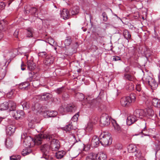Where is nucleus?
<instances>
[{
  "label": "nucleus",
  "instance_id": "nucleus-1",
  "mask_svg": "<svg viewBox=\"0 0 160 160\" xmlns=\"http://www.w3.org/2000/svg\"><path fill=\"white\" fill-rule=\"evenodd\" d=\"M45 137L43 134H39L34 139L30 136H28L26 133H23L21 136V140L23 141V145L26 147L30 148L33 147L35 144L39 145L42 142L43 138Z\"/></svg>",
  "mask_w": 160,
  "mask_h": 160
},
{
  "label": "nucleus",
  "instance_id": "nucleus-2",
  "mask_svg": "<svg viewBox=\"0 0 160 160\" xmlns=\"http://www.w3.org/2000/svg\"><path fill=\"white\" fill-rule=\"evenodd\" d=\"M45 137L43 139L46 138L50 141V144L49 145L50 148L52 151H57L60 148V145L59 141L55 138V135L43 134Z\"/></svg>",
  "mask_w": 160,
  "mask_h": 160
},
{
  "label": "nucleus",
  "instance_id": "nucleus-3",
  "mask_svg": "<svg viewBox=\"0 0 160 160\" xmlns=\"http://www.w3.org/2000/svg\"><path fill=\"white\" fill-rule=\"evenodd\" d=\"M100 143L102 145L106 146L111 143V137L110 133L108 132H103L100 136Z\"/></svg>",
  "mask_w": 160,
  "mask_h": 160
},
{
  "label": "nucleus",
  "instance_id": "nucleus-4",
  "mask_svg": "<svg viewBox=\"0 0 160 160\" xmlns=\"http://www.w3.org/2000/svg\"><path fill=\"white\" fill-rule=\"evenodd\" d=\"M136 99L135 95L133 94H131L129 96L123 97L121 100V103L123 107L129 106L132 102H134Z\"/></svg>",
  "mask_w": 160,
  "mask_h": 160
},
{
  "label": "nucleus",
  "instance_id": "nucleus-5",
  "mask_svg": "<svg viewBox=\"0 0 160 160\" xmlns=\"http://www.w3.org/2000/svg\"><path fill=\"white\" fill-rule=\"evenodd\" d=\"M49 146L48 144L42 145L41 148V150L42 152V157L47 160H52L53 158L49 153L50 150Z\"/></svg>",
  "mask_w": 160,
  "mask_h": 160
},
{
  "label": "nucleus",
  "instance_id": "nucleus-6",
  "mask_svg": "<svg viewBox=\"0 0 160 160\" xmlns=\"http://www.w3.org/2000/svg\"><path fill=\"white\" fill-rule=\"evenodd\" d=\"M83 103V105H86L88 107L92 108L97 105V102L96 99L90 96H88L84 100Z\"/></svg>",
  "mask_w": 160,
  "mask_h": 160
},
{
  "label": "nucleus",
  "instance_id": "nucleus-7",
  "mask_svg": "<svg viewBox=\"0 0 160 160\" xmlns=\"http://www.w3.org/2000/svg\"><path fill=\"white\" fill-rule=\"evenodd\" d=\"M100 121L102 126H108L110 124V119L108 114L103 113L100 118Z\"/></svg>",
  "mask_w": 160,
  "mask_h": 160
},
{
  "label": "nucleus",
  "instance_id": "nucleus-8",
  "mask_svg": "<svg viewBox=\"0 0 160 160\" xmlns=\"http://www.w3.org/2000/svg\"><path fill=\"white\" fill-rule=\"evenodd\" d=\"M143 82H148L150 83V82H153L150 84V87L152 89H156L158 86V83L155 80L150 76H148L145 78H142Z\"/></svg>",
  "mask_w": 160,
  "mask_h": 160
},
{
  "label": "nucleus",
  "instance_id": "nucleus-9",
  "mask_svg": "<svg viewBox=\"0 0 160 160\" xmlns=\"http://www.w3.org/2000/svg\"><path fill=\"white\" fill-rule=\"evenodd\" d=\"M6 62L2 63L1 64V67H0V78L2 79L5 76L7 72V67L6 64Z\"/></svg>",
  "mask_w": 160,
  "mask_h": 160
},
{
  "label": "nucleus",
  "instance_id": "nucleus-10",
  "mask_svg": "<svg viewBox=\"0 0 160 160\" xmlns=\"http://www.w3.org/2000/svg\"><path fill=\"white\" fill-rule=\"evenodd\" d=\"M133 114L137 119L138 118H142L146 115V112L142 109H138L134 111Z\"/></svg>",
  "mask_w": 160,
  "mask_h": 160
},
{
  "label": "nucleus",
  "instance_id": "nucleus-11",
  "mask_svg": "<svg viewBox=\"0 0 160 160\" xmlns=\"http://www.w3.org/2000/svg\"><path fill=\"white\" fill-rule=\"evenodd\" d=\"M28 120L29 122L28 123L29 127L30 128H34L35 126V123L37 122L36 119L34 117L30 115L28 116Z\"/></svg>",
  "mask_w": 160,
  "mask_h": 160
},
{
  "label": "nucleus",
  "instance_id": "nucleus-12",
  "mask_svg": "<svg viewBox=\"0 0 160 160\" xmlns=\"http://www.w3.org/2000/svg\"><path fill=\"white\" fill-rule=\"evenodd\" d=\"M15 127L12 125H8L6 127V133L7 135L11 136L12 135L15 131Z\"/></svg>",
  "mask_w": 160,
  "mask_h": 160
},
{
  "label": "nucleus",
  "instance_id": "nucleus-13",
  "mask_svg": "<svg viewBox=\"0 0 160 160\" xmlns=\"http://www.w3.org/2000/svg\"><path fill=\"white\" fill-rule=\"evenodd\" d=\"M24 112L23 111L18 110L13 112V116L17 119L23 118L24 117Z\"/></svg>",
  "mask_w": 160,
  "mask_h": 160
},
{
  "label": "nucleus",
  "instance_id": "nucleus-14",
  "mask_svg": "<svg viewBox=\"0 0 160 160\" xmlns=\"http://www.w3.org/2000/svg\"><path fill=\"white\" fill-rule=\"evenodd\" d=\"M100 141L98 137L96 136H93L91 141V145L92 147H97L99 145Z\"/></svg>",
  "mask_w": 160,
  "mask_h": 160
},
{
  "label": "nucleus",
  "instance_id": "nucleus-15",
  "mask_svg": "<svg viewBox=\"0 0 160 160\" xmlns=\"http://www.w3.org/2000/svg\"><path fill=\"white\" fill-rule=\"evenodd\" d=\"M147 117L150 119L155 120L156 118V115L154 113L153 111L151 109H148L147 111Z\"/></svg>",
  "mask_w": 160,
  "mask_h": 160
},
{
  "label": "nucleus",
  "instance_id": "nucleus-16",
  "mask_svg": "<svg viewBox=\"0 0 160 160\" xmlns=\"http://www.w3.org/2000/svg\"><path fill=\"white\" fill-rule=\"evenodd\" d=\"M53 60L54 59L52 57L47 56L44 61V64L46 66H49L53 63Z\"/></svg>",
  "mask_w": 160,
  "mask_h": 160
},
{
  "label": "nucleus",
  "instance_id": "nucleus-17",
  "mask_svg": "<svg viewBox=\"0 0 160 160\" xmlns=\"http://www.w3.org/2000/svg\"><path fill=\"white\" fill-rule=\"evenodd\" d=\"M137 120L138 119L135 117L134 114L133 115L129 116L127 118V124L129 125H130L137 121Z\"/></svg>",
  "mask_w": 160,
  "mask_h": 160
},
{
  "label": "nucleus",
  "instance_id": "nucleus-18",
  "mask_svg": "<svg viewBox=\"0 0 160 160\" xmlns=\"http://www.w3.org/2000/svg\"><path fill=\"white\" fill-rule=\"evenodd\" d=\"M61 17L64 19H67L70 17V15L68 10L64 9L61 12Z\"/></svg>",
  "mask_w": 160,
  "mask_h": 160
},
{
  "label": "nucleus",
  "instance_id": "nucleus-19",
  "mask_svg": "<svg viewBox=\"0 0 160 160\" xmlns=\"http://www.w3.org/2000/svg\"><path fill=\"white\" fill-rule=\"evenodd\" d=\"M5 144L6 147L8 149L12 148L13 145V143L12 139L9 138H7L5 141Z\"/></svg>",
  "mask_w": 160,
  "mask_h": 160
},
{
  "label": "nucleus",
  "instance_id": "nucleus-20",
  "mask_svg": "<svg viewBox=\"0 0 160 160\" xmlns=\"http://www.w3.org/2000/svg\"><path fill=\"white\" fill-rule=\"evenodd\" d=\"M156 133V129L155 128H150L148 129V133H145L144 132L142 134L144 136H152L153 137V136H155Z\"/></svg>",
  "mask_w": 160,
  "mask_h": 160
},
{
  "label": "nucleus",
  "instance_id": "nucleus-21",
  "mask_svg": "<svg viewBox=\"0 0 160 160\" xmlns=\"http://www.w3.org/2000/svg\"><path fill=\"white\" fill-rule=\"evenodd\" d=\"M27 65L28 68L29 70H33L36 68V66L32 60H28L27 62Z\"/></svg>",
  "mask_w": 160,
  "mask_h": 160
},
{
  "label": "nucleus",
  "instance_id": "nucleus-22",
  "mask_svg": "<svg viewBox=\"0 0 160 160\" xmlns=\"http://www.w3.org/2000/svg\"><path fill=\"white\" fill-rule=\"evenodd\" d=\"M97 160H106L107 159L106 154L102 152H100L96 154Z\"/></svg>",
  "mask_w": 160,
  "mask_h": 160
},
{
  "label": "nucleus",
  "instance_id": "nucleus-23",
  "mask_svg": "<svg viewBox=\"0 0 160 160\" xmlns=\"http://www.w3.org/2000/svg\"><path fill=\"white\" fill-rule=\"evenodd\" d=\"M39 97L41 100L47 101L52 97V95L49 93H47L45 94L39 96Z\"/></svg>",
  "mask_w": 160,
  "mask_h": 160
},
{
  "label": "nucleus",
  "instance_id": "nucleus-24",
  "mask_svg": "<svg viewBox=\"0 0 160 160\" xmlns=\"http://www.w3.org/2000/svg\"><path fill=\"white\" fill-rule=\"evenodd\" d=\"M96 154L94 153H90L86 157V160H96Z\"/></svg>",
  "mask_w": 160,
  "mask_h": 160
},
{
  "label": "nucleus",
  "instance_id": "nucleus-25",
  "mask_svg": "<svg viewBox=\"0 0 160 160\" xmlns=\"http://www.w3.org/2000/svg\"><path fill=\"white\" fill-rule=\"evenodd\" d=\"M128 150L129 152L133 153L136 151L137 149L136 146L133 144H130L128 147Z\"/></svg>",
  "mask_w": 160,
  "mask_h": 160
},
{
  "label": "nucleus",
  "instance_id": "nucleus-26",
  "mask_svg": "<svg viewBox=\"0 0 160 160\" xmlns=\"http://www.w3.org/2000/svg\"><path fill=\"white\" fill-rule=\"evenodd\" d=\"M93 123L91 121L87 124V126L86 128V131L87 132H90L92 130Z\"/></svg>",
  "mask_w": 160,
  "mask_h": 160
},
{
  "label": "nucleus",
  "instance_id": "nucleus-27",
  "mask_svg": "<svg viewBox=\"0 0 160 160\" xmlns=\"http://www.w3.org/2000/svg\"><path fill=\"white\" fill-rule=\"evenodd\" d=\"M152 104L155 107L157 108L160 107V99L156 98H154L152 100Z\"/></svg>",
  "mask_w": 160,
  "mask_h": 160
},
{
  "label": "nucleus",
  "instance_id": "nucleus-28",
  "mask_svg": "<svg viewBox=\"0 0 160 160\" xmlns=\"http://www.w3.org/2000/svg\"><path fill=\"white\" fill-rule=\"evenodd\" d=\"M76 109V107L74 105H67V110L68 112H74Z\"/></svg>",
  "mask_w": 160,
  "mask_h": 160
},
{
  "label": "nucleus",
  "instance_id": "nucleus-29",
  "mask_svg": "<svg viewBox=\"0 0 160 160\" xmlns=\"http://www.w3.org/2000/svg\"><path fill=\"white\" fill-rule=\"evenodd\" d=\"M46 113L48 117H54L58 114L57 112L54 111H46Z\"/></svg>",
  "mask_w": 160,
  "mask_h": 160
},
{
  "label": "nucleus",
  "instance_id": "nucleus-30",
  "mask_svg": "<svg viewBox=\"0 0 160 160\" xmlns=\"http://www.w3.org/2000/svg\"><path fill=\"white\" fill-rule=\"evenodd\" d=\"M65 154V152L63 151H60L56 153L55 156L57 159H61L64 156Z\"/></svg>",
  "mask_w": 160,
  "mask_h": 160
},
{
  "label": "nucleus",
  "instance_id": "nucleus-31",
  "mask_svg": "<svg viewBox=\"0 0 160 160\" xmlns=\"http://www.w3.org/2000/svg\"><path fill=\"white\" fill-rule=\"evenodd\" d=\"M8 103L7 102H5L0 104V110H6L8 109Z\"/></svg>",
  "mask_w": 160,
  "mask_h": 160
},
{
  "label": "nucleus",
  "instance_id": "nucleus-32",
  "mask_svg": "<svg viewBox=\"0 0 160 160\" xmlns=\"http://www.w3.org/2000/svg\"><path fill=\"white\" fill-rule=\"evenodd\" d=\"M123 35L125 38L127 40L130 39L131 38V35L129 33L128 30L124 29L123 32Z\"/></svg>",
  "mask_w": 160,
  "mask_h": 160
},
{
  "label": "nucleus",
  "instance_id": "nucleus-33",
  "mask_svg": "<svg viewBox=\"0 0 160 160\" xmlns=\"http://www.w3.org/2000/svg\"><path fill=\"white\" fill-rule=\"evenodd\" d=\"M146 122L145 120H142L141 122L140 123L139 126L141 128H143L142 130L141 133L142 134L146 130Z\"/></svg>",
  "mask_w": 160,
  "mask_h": 160
},
{
  "label": "nucleus",
  "instance_id": "nucleus-34",
  "mask_svg": "<svg viewBox=\"0 0 160 160\" xmlns=\"http://www.w3.org/2000/svg\"><path fill=\"white\" fill-rule=\"evenodd\" d=\"M73 129V127L72 122L69 123L64 128V130L66 131H69Z\"/></svg>",
  "mask_w": 160,
  "mask_h": 160
},
{
  "label": "nucleus",
  "instance_id": "nucleus-35",
  "mask_svg": "<svg viewBox=\"0 0 160 160\" xmlns=\"http://www.w3.org/2000/svg\"><path fill=\"white\" fill-rule=\"evenodd\" d=\"M21 104L24 110H27L30 107L29 103L25 101H22L21 102Z\"/></svg>",
  "mask_w": 160,
  "mask_h": 160
},
{
  "label": "nucleus",
  "instance_id": "nucleus-36",
  "mask_svg": "<svg viewBox=\"0 0 160 160\" xmlns=\"http://www.w3.org/2000/svg\"><path fill=\"white\" fill-rule=\"evenodd\" d=\"M32 85L33 87L37 88L40 86V85H44V83H41L38 80H36L33 81L32 83Z\"/></svg>",
  "mask_w": 160,
  "mask_h": 160
},
{
  "label": "nucleus",
  "instance_id": "nucleus-37",
  "mask_svg": "<svg viewBox=\"0 0 160 160\" xmlns=\"http://www.w3.org/2000/svg\"><path fill=\"white\" fill-rule=\"evenodd\" d=\"M29 84L28 81L22 83L19 86V88L21 89H27Z\"/></svg>",
  "mask_w": 160,
  "mask_h": 160
},
{
  "label": "nucleus",
  "instance_id": "nucleus-38",
  "mask_svg": "<svg viewBox=\"0 0 160 160\" xmlns=\"http://www.w3.org/2000/svg\"><path fill=\"white\" fill-rule=\"evenodd\" d=\"M58 111L59 112L62 113L67 112V105H62L59 108Z\"/></svg>",
  "mask_w": 160,
  "mask_h": 160
},
{
  "label": "nucleus",
  "instance_id": "nucleus-39",
  "mask_svg": "<svg viewBox=\"0 0 160 160\" xmlns=\"http://www.w3.org/2000/svg\"><path fill=\"white\" fill-rule=\"evenodd\" d=\"M37 9L34 7H32L29 9H27L26 11V13H30L31 14H35Z\"/></svg>",
  "mask_w": 160,
  "mask_h": 160
},
{
  "label": "nucleus",
  "instance_id": "nucleus-40",
  "mask_svg": "<svg viewBox=\"0 0 160 160\" xmlns=\"http://www.w3.org/2000/svg\"><path fill=\"white\" fill-rule=\"evenodd\" d=\"M136 89L138 92H137V93L139 96H142V95L143 94V92L141 91V85L139 84L137 85L136 87Z\"/></svg>",
  "mask_w": 160,
  "mask_h": 160
},
{
  "label": "nucleus",
  "instance_id": "nucleus-41",
  "mask_svg": "<svg viewBox=\"0 0 160 160\" xmlns=\"http://www.w3.org/2000/svg\"><path fill=\"white\" fill-rule=\"evenodd\" d=\"M124 77L125 79L130 81L134 82L135 81V78L134 77L129 74H125Z\"/></svg>",
  "mask_w": 160,
  "mask_h": 160
},
{
  "label": "nucleus",
  "instance_id": "nucleus-42",
  "mask_svg": "<svg viewBox=\"0 0 160 160\" xmlns=\"http://www.w3.org/2000/svg\"><path fill=\"white\" fill-rule=\"evenodd\" d=\"M55 92L58 94H61L62 93L64 94L65 92V89L63 87L57 88L55 90Z\"/></svg>",
  "mask_w": 160,
  "mask_h": 160
},
{
  "label": "nucleus",
  "instance_id": "nucleus-43",
  "mask_svg": "<svg viewBox=\"0 0 160 160\" xmlns=\"http://www.w3.org/2000/svg\"><path fill=\"white\" fill-rule=\"evenodd\" d=\"M33 29L31 28H28L27 29V37H32Z\"/></svg>",
  "mask_w": 160,
  "mask_h": 160
},
{
  "label": "nucleus",
  "instance_id": "nucleus-44",
  "mask_svg": "<svg viewBox=\"0 0 160 160\" xmlns=\"http://www.w3.org/2000/svg\"><path fill=\"white\" fill-rule=\"evenodd\" d=\"M134 156L136 157V158H140L141 156V152L139 150L136 149V151H135L133 153Z\"/></svg>",
  "mask_w": 160,
  "mask_h": 160
},
{
  "label": "nucleus",
  "instance_id": "nucleus-45",
  "mask_svg": "<svg viewBox=\"0 0 160 160\" xmlns=\"http://www.w3.org/2000/svg\"><path fill=\"white\" fill-rule=\"evenodd\" d=\"M126 89L130 91H132L134 90V84L132 83H130L127 84L126 86Z\"/></svg>",
  "mask_w": 160,
  "mask_h": 160
},
{
  "label": "nucleus",
  "instance_id": "nucleus-46",
  "mask_svg": "<svg viewBox=\"0 0 160 160\" xmlns=\"http://www.w3.org/2000/svg\"><path fill=\"white\" fill-rule=\"evenodd\" d=\"M113 125L114 127L115 130L118 133H120V132H121V128L118 124L116 123H115L114 124H113Z\"/></svg>",
  "mask_w": 160,
  "mask_h": 160
},
{
  "label": "nucleus",
  "instance_id": "nucleus-47",
  "mask_svg": "<svg viewBox=\"0 0 160 160\" xmlns=\"http://www.w3.org/2000/svg\"><path fill=\"white\" fill-rule=\"evenodd\" d=\"M8 104L9 106L11 107L12 110H14L15 109L16 105L14 102L12 101H10Z\"/></svg>",
  "mask_w": 160,
  "mask_h": 160
},
{
  "label": "nucleus",
  "instance_id": "nucleus-48",
  "mask_svg": "<svg viewBox=\"0 0 160 160\" xmlns=\"http://www.w3.org/2000/svg\"><path fill=\"white\" fill-rule=\"evenodd\" d=\"M76 97L79 100H82L84 98V95L82 93H77Z\"/></svg>",
  "mask_w": 160,
  "mask_h": 160
},
{
  "label": "nucleus",
  "instance_id": "nucleus-49",
  "mask_svg": "<svg viewBox=\"0 0 160 160\" xmlns=\"http://www.w3.org/2000/svg\"><path fill=\"white\" fill-rule=\"evenodd\" d=\"M79 11V8L78 7H76L73 8L72 11V15H75L78 14Z\"/></svg>",
  "mask_w": 160,
  "mask_h": 160
},
{
  "label": "nucleus",
  "instance_id": "nucleus-50",
  "mask_svg": "<svg viewBox=\"0 0 160 160\" xmlns=\"http://www.w3.org/2000/svg\"><path fill=\"white\" fill-rule=\"evenodd\" d=\"M67 39H66L64 43L65 44L66 46H69V45L71 42L72 40L71 39V38L70 37H68L67 38Z\"/></svg>",
  "mask_w": 160,
  "mask_h": 160
},
{
  "label": "nucleus",
  "instance_id": "nucleus-51",
  "mask_svg": "<svg viewBox=\"0 0 160 160\" xmlns=\"http://www.w3.org/2000/svg\"><path fill=\"white\" fill-rule=\"evenodd\" d=\"M33 72H31L29 73V77L27 78V81L28 82L32 81L33 79Z\"/></svg>",
  "mask_w": 160,
  "mask_h": 160
},
{
  "label": "nucleus",
  "instance_id": "nucleus-52",
  "mask_svg": "<svg viewBox=\"0 0 160 160\" xmlns=\"http://www.w3.org/2000/svg\"><path fill=\"white\" fill-rule=\"evenodd\" d=\"M10 160H20L21 156L20 155H13L10 157Z\"/></svg>",
  "mask_w": 160,
  "mask_h": 160
},
{
  "label": "nucleus",
  "instance_id": "nucleus-53",
  "mask_svg": "<svg viewBox=\"0 0 160 160\" xmlns=\"http://www.w3.org/2000/svg\"><path fill=\"white\" fill-rule=\"evenodd\" d=\"M48 42L51 45L53 46L54 44V40L52 37L49 38L47 39Z\"/></svg>",
  "mask_w": 160,
  "mask_h": 160
},
{
  "label": "nucleus",
  "instance_id": "nucleus-54",
  "mask_svg": "<svg viewBox=\"0 0 160 160\" xmlns=\"http://www.w3.org/2000/svg\"><path fill=\"white\" fill-rule=\"evenodd\" d=\"M78 116L79 115L78 113H77L72 117L71 119V121L74 122L77 121L78 119Z\"/></svg>",
  "mask_w": 160,
  "mask_h": 160
},
{
  "label": "nucleus",
  "instance_id": "nucleus-55",
  "mask_svg": "<svg viewBox=\"0 0 160 160\" xmlns=\"http://www.w3.org/2000/svg\"><path fill=\"white\" fill-rule=\"evenodd\" d=\"M14 91L13 90H11L10 91L7 93V97L8 98H11L13 94Z\"/></svg>",
  "mask_w": 160,
  "mask_h": 160
},
{
  "label": "nucleus",
  "instance_id": "nucleus-56",
  "mask_svg": "<svg viewBox=\"0 0 160 160\" xmlns=\"http://www.w3.org/2000/svg\"><path fill=\"white\" fill-rule=\"evenodd\" d=\"M47 53L45 52H42L38 53V55L39 57H42L43 58H46V55Z\"/></svg>",
  "mask_w": 160,
  "mask_h": 160
},
{
  "label": "nucleus",
  "instance_id": "nucleus-57",
  "mask_svg": "<svg viewBox=\"0 0 160 160\" xmlns=\"http://www.w3.org/2000/svg\"><path fill=\"white\" fill-rule=\"evenodd\" d=\"M103 21L106 22L108 20V17L106 13L105 12H103L102 13Z\"/></svg>",
  "mask_w": 160,
  "mask_h": 160
},
{
  "label": "nucleus",
  "instance_id": "nucleus-58",
  "mask_svg": "<svg viewBox=\"0 0 160 160\" xmlns=\"http://www.w3.org/2000/svg\"><path fill=\"white\" fill-rule=\"evenodd\" d=\"M30 151H28L26 149H24L23 151L22 152V154L23 156H26L27 155H28L30 153Z\"/></svg>",
  "mask_w": 160,
  "mask_h": 160
},
{
  "label": "nucleus",
  "instance_id": "nucleus-59",
  "mask_svg": "<svg viewBox=\"0 0 160 160\" xmlns=\"http://www.w3.org/2000/svg\"><path fill=\"white\" fill-rule=\"evenodd\" d=\"M150 51H144V53L145 56L146 58H148L150 56L151 54L150 53Z\"/></svg>",
  "mask_w": 160,
  "mask_h": 160
},
{
  "label": "nucleus",
  "instance_id": "nucleus-60",
  "mask_svg": "<svg viewBox=\"0 0 160 160\" xmlns=\"http://www.w3.org/2000/svg\"><path fill=\"white\" fill-rule=\"evenodd\" d=\"M158 142H160V135L157 134L156 136H153V137Z\"/></svg>",
  "mask_w": 160,
  "mask_h": 160
},
{
  "label": "nucleus",
  "instance_id": "nucleus-61",
  "mask_svg": "<svg viewBox=\"0 0 160 160\" xmlns=\"http://www.w3.org/2000/svg\"><path fill=\"white\" fill-rule=\"evenodd\" d=\"M112 61H116L121 60L120 58L118 56H114L112 57Z\"/></svg>",
  "mask_w": 160,
  "mask_h": 160
},
{
  "label": "nucleus",
  "instance_id": "nucleus-62",
  "mask_svg": "<svg viewBox=\"0 0 160 160\" xmlns=\"http://www.w3.org/2000/svg\"><path fill=\"white\" fill-rule=\"evenodd\" d=\"M6 5L5 3L2 2H0V9H3L5 6Z\"/></svg>",
  "mask_w": 160,
  "mask_h": 160
},
{
  "label": "nucleus",
  "instance_id": "nucleus-63",
  "mask_svg": "<svg viewBox=\"0 0 160 160\" xmlns=\"http://www.w3.org/2000/svg\"><path fill=\"white\" fill-rule=\"evenodd\" d=\"M19 32V29H17L15 30L13 34V35L15 37L17 38L18 37V34Z\"/></svg>",
  "mask_w": 160,
  "mask_h": 160
},
{
  "label": "nucleus",
  "instance_id": "nucleus-64",
  "mask_svg": "<svg viewBox=\"0 0 160 160\" xmlns=\"http://www.w3.org/2000/svg\"><path fill=\"white\" fill-rule=\"evenodd\" d=\"M33 79H36L39 76V74L38 73H35L33 72Z\"/></svg>",
  "mask_w": 160,
  "mask_h": 160
}]
</instances>
